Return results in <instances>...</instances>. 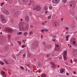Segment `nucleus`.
I'll use <instances>...</instances> for the list:
<instances>
[{"label": "nucleus", "mask_w": 77, "mask_h": 77, "mask_svg": "<svg viewBox=\"0 0 77 77\" xmlns=\"http://www.w3.org/2000/svg\"><path fill=\"white\" fill-rule=\"evenodd\" d=\"M72 43H73V44H76V43H75V41H73Z\"/></svg>", "instance_id": "35"}, {"label": "nucleus", "mask_w": 77, "mask_h": 77, "mask_svg": "<svg viewBox=\"0 0 77 77\" xmlns=\"http://www.w3.org/2000/svg\"><path fill=\"white\" fill-rule=\"evenodd\" d=\"M74 62H77V59H73Z\"/></svg>", "instance_id": "29"}, {"label": "nucleus", "mask_w": 77, "mask_h": 77, "mask_svg": "<svg viewBox=\"0 0 77 77\" xmlns=\"http://www.w3.org/2000/svg\"><path fill=\"white\" fill-rule=\"evenodd\" d=\"M52 41H54V42H56V41L54 40V39H53L52 40Z\"/></svg>", "instance_id": "53"}, {"label": "nucleus", "mask_w": 77, "mask_h": 77, "mask_svg": "<svg viewBox=\"0 0 77 77\" xmlns=\"http://www.w3.org/2000/svg\"><path fill=\"white\" fill-rule=\"evenodd\" d=\"M70 62H71V63H72L73 62H72V59H71L70 60Z\"/></svg>", "instance_id": "48"}, {"label": "nucleus", "mask_w": 77, "mask_h": 77, "mask_svg": "<svg viewBox=\"0 0 77 77\" xmlns=\"http://www.w3.org/2000/svg\"><path fill=\"white\" fill-rule=\"evenodd\" d=\"M26 47V45H23L22 46V48H24V47Z\"/></svg>", "instance_id": "45"}, {"label": "nucleus", "mask_w": 77, "mask_h": 77, "mask_svg": "<svg viewBox=\"0 0 77 77\" xmlns=\"http://www.w3.org/2000/svg\"><path fill=\"white\" fill-rule=\"evenodd\" d=\"M41 24L42 25H43V26H44V25H45V23L44 22H43V23H42Z\"/></svg>", "instance_id": "34"}, {"label": "nucleus", "mask_w": 77, "mask_h": 77, "mask_svg": "<svg viewBox=\"0 0 77 77\" xmlns=\"http://www.w3.org/2000/svg\"><path fill=\"white\" fill-rule=\"evenodd\" d=\"M59 0H52V2L53 3L58 4L59 3Z\"/></svg>", "instance_id": "6"}, {"label": "nucleus", "mask_w": 77, "mask_h": 77, "mask_svg": "<svg viewBox=\"0 0 77 77\" xmlns=\"http://www.w3.org/2000/svg\"><path fill=\"white\" fill-rule=\"evenodd\" d=\"M75 5V2H73V1H72L70 3V5L71 7H73Z\"/></svg>", "instance_id": "3"}, {"label": "nucleus", "mask_w": 77, "mask_h": 77, "mask_svg": "<svg viewBox=\"0 0 77 77\" xmlns=\"http://www.w3.org/2000/svg\"><path fill=\"white\" fill-rule=\"evenodd\" d=\"M63 20L62 19H61V20L62 21H63V20Z\"/></svg>", "instance_id": "61"}, {"label": "nucleus", "mask_w": 77, "mask_h": 77, "mask_svg": "<svg viewBox=\"0 0 77 77\" xmlns=\"http://www.w3.org/2000/svg\"><path fill=\"white\" fill-rule=\"evenodd\" d=\"M25 20L26 21H29V17L26 16L25 17Z\"/></svg>", "instance_id": "14"}, {"label": "nucleus", "mask_w": 77, "mask_h": 77, "mask_svg": "<svg viewBox=\"0 0 77 77\" xmlns=\"http://www.w3.org/2000/svg\"><path fill=\"white\" fill-rule=\"evenodd\" d=\"M19 45H21V42H18Z\"/></svg>", "instance_id": "30"}, {"label": "nucleus", "mask_w": 77, "mask_h": 77, "mask_svg": "<svg viewBox=\"0 0 77 77\" xmlns=\"http://www.w3.org/2000/svg\"><path fill=\"white\" fill-rule=\"evenodd\" d=\"M47 12H48V11H46L45 12V14H47Z\"/></svg>", "instance_id": "49"}, {"label": "nucleus", "mask_w": 77, "mask_h": 77, "mask_svg": "<svg viewBox=\"0 0 77 77\" xmlns=\"http://www.w3.org/2000/svg\"><path fill=\"white\" fill-rule=\"evenodd\" d=\"M65 71V69L63 68H62L60 70V74H64V72Z\"/></svg>", "instance_id": "8"}, {"label": "nucleus", "mask_w": 77, "mask_h": 77, "mask_svg": "<svg viewBox=\"0 0 77 77\" xmlns=\"http://www.w3.org/2000/svg\"><path fill=\"white\" fill-rule=\"evenodd\" d=\"M50 64H51L52 65V66L54 68H55V67H56V66H57V65H56L54 63L52 62H51Z\"/></svg>", "instance_id": "10"}, {"label": "nucleus", "mask_w": 77, "mask_h": 77, "mask_svg": "<svg viewBox=\"0 0 77 77\" xmlns=\"http://www.w3.org/2000/svg\"><path fill=\"white\" fill-rule=\"evenodd\" d=\"M72 46H71V45H70V46H69V47H71Z\"/></svg>", "instance_id": "60"}, {"label": "nucleus", "mask_w": 77, "mask_h": 77, "mask_svg": "<svg viewBox=\"0 0 77 77\" xmlns=\"http://www.w3.org/2000/svg\"><path fill=\"white\" fill-rule=\"evenodd\" d=\"M9 29V28H6L5 29V31H6V32H7L8 31Z\"/></svg>", "instance_id": "16"}, {"label": "nucleus", "mask_w": 77, "mask_h": 77, "mask_svg": "<svg viewBox=\"0 0 77 77\" xmlns=\"http://www.w3.org/2000/svg\"><path fill=\"white\" fill-rule=\"evenodd\" d=\"M22 41L24 43H26V42H24V40H23Z\"/></svg>", "instance_id": "51"}, {"label": "nucleus", "mask_w": 77, "mask_h": 77, "mask_svg": "<svg viewBox=\"0 0 77 77\" xmlns=\"http://www.w3.org/2000/svg\"><path fill=\"white\" fill-rule=\"evenodd\" d=\"M8 36L9 39H10V38H11V35H8Z\"/></svg>", "instance_id": "27"}, {"label": "nucleus", "mask_w": 77, "mask_h": 77, "mask_svg": "<svg viewBox=\"0 0 77 77\" xmlns=\"http://www.w3.org/2000/svg\"><path fill=\"white\" fill-rule=\"evenodd\" d=\"M35 9L37 11H39L41 9V8L39 6H37L35 7Z\"/></svg>", "instance_id": "5"}, {"label": "nucleus", "mask_w": 77, "mask_h": 77, "mask_svg": "<svg viewBox=\"0 0 77 77\" xmlns=\"http://www.w3.org/2000/svg\"><path fill=\"white\" fill-rule=\"evenodd\" d=\"M45 11H47V8H45L44 9Z\"/></svg>", "instance_id": "44"}, {"label": "nucleus", "mask_w": 77, "mask_h": 77, "mask_svg": "<svg viewBox=\"0 0 77 77\" xmlns=\"http://www.w3.org/2000/svg\"><path fill=\"white\" fill-rule=\"evenodd\" d=\"M41 77H47V75L45 73H42L41 75Z\"/></svg>", "instance_id": "12"}, {"label": "nucleus", "mask_w": 77, "mask_h": 77, "mask_svg": "<svg viewBox=\"0 0 77 77\" xmlns=\"http://www.w3.org/2000/svg\"><path fill=\"white\" fill-rule=\"evenodd\" d=\"M69 45H70L69 44H68V46H69Z\"/></svg>", "instance_id": "63"}, {"label": "nucleus", "mask_w": 77, "mask_h": 77, "mask_svg": "<svg viewBox=\"0 0 77 77\" xmlns=\"http://www.w3.org/2000/svg\"><path fill=\"white\" fill-rule=\"evenodd\" d=\"M66 0H63L62 1V3H66Z\"/></svg>", "instance_id": "21"}, {"label": "nucleus", "mask_w": 77, "mask_h": 77, "mask_svg": "<svg viewBox=\"0 0 77 77\" xmlns=\"http://www.w3.org/2000/svg\"><path fill=\"white\" fill-rule=\"evenodd\" d=\"M23 27H22V29L21 30V29H19L20 31H23V30H24V31H25V30H27V29H28V28H29V26H26V27H25L24 28Z\"/></svg>", "instance_id": "7"}, {"label": "nucleus", "mask_w": 77, "mask_h": 77, "mask_svg": "<svg viewBox=\"0 0 77 77\" xmlns=\"http://www.w3.org/2000/svg\"><path fill=\"white\" fill-rule=\"evenodd\" d=\"M66 75H69V73H68L67 72H66Z\"/></svg>", "instance_id": "33"}, {"label": "nucleus", "mask_w": 77, "mask_h": 77, "mask_svg": "<svg viewBox=\"0 0 77 77\" xmlns=\"http://www.w3.org/2000/svg\"><path fill=\"white\" fill-rule=\"evenodd\" d=\"M8 32H12V29L9 28V29H8Z\"/></svg>", "instance_id": "18"}, {"label": "nucleus", "mask_w": 77, "mask_h": 77, "mask_svg": "<svg viewBox=\"0 0 77 77\" xmlns=\"http://www.w3.org/2000/svg\"><path fill=\"white\" fill-rule=\"evenodd\" d=\"M0 34H1V35H2V34H3V33H2V32H1L0 33Z\"/></svg>", "instance_id": "52"}, {"label": "nucleus", "mask_w": 77, "mask_h": 77, "mask_svg": "<svg viewBox=\"0 0 77 77\" xmlns=\"http://www.w3.org/2000/svg\"><path fill=\"white\" fill-rule=\"evenodd\" d=\"M56 47H59V45H56Z\"/></svg>", "instance_id": "54"}, {"label": "nucleus", "mask_w": 77, "mask_h": 77, "mask_svg": "<svg viewBox=\"0 0 77 77\" xmlns=\"http://www.w3.org/2000/svg\"><path fill=\"white\" fill-rule=\"evenodd\" d=\"M74 44V46H75V47H77V44L75 43V44Z\"/></svg>", "instance_id": "42"}, {"label": "nucleus", "mask_w": 77, "mask_h": 77, "mask_svg": "<svg viewBox=\"0 0 77 77\" xmlns=\"http://www.w3.org/2000/svg\"><path fill=\"white\" fill-rule=\"evenodd\" d=\"M5 63H6V64H7V65H8L9 64V63H8V60L6 61L5 62Z\"/></svg>", "instance_id": "31"}, {"label": "nucleus", "mask_w": 77, "mask_h": 77, "mask_svg": "<svg viewBox=\"0 0 77 77\" xmlns=\"http://www.w3.org/2000/svg\"><path fill=\"white\" fill-rule=\"evenodd\" d=\"M23 33V32H19V33H17V35H21Z\"/></svg>", "instance_id": "28"}, {"label": "nucleus", "mask_w": 77, "mask_h": 77, "mask_svg": "<svg viewBox=\"0 0 77 77\" xmlns=\"http://www.w3.org/2000/svg\"><path fill=\"white\" fill-rule=\"evenodd\" d=\"M72 54L73 56H76L77 54V52L75 50L73 51L72 52Z\"/></svg>", "instance_id": "9"}, {"label": "nucleus", "mask_w": 77, "mask_h": 77, "mask_svg": "<svg viewBox=\"0 0 77 77\" xmlns=\"http://www.w3.org/2000/svg\"><path fill=\"white\" fill-rule=\"evenodd\" d=\"M0 63L1 65H5V63L3 62H2V61H0Z\"/></svg>", "instance_id": "23"}, {"label": "nucleus", "mask_w": 77, "mask_h": 77, "mask_svg": "<svg viewBox=\"0 0 77 77\" xmlns=\"http://www.w3.org/2000/svg\"><path fill=\"white\" fill-rule=\"evenodd\" d=\"M49 9H50V10H51V9H52V7H51V6H50V7H49Z\"/></svg>", "instance_id": "39"}, {"label": "nucleus", "mask_w": 77, "mask_h": 77, "mask_svg": "<svg viewBox=\"0 0 77 77\" xmlns=\"http://www.w3.org/2000/svg\"><path fill=\"white\" fill-rule=\"evenodd\" d=\"M0 18L1 19V21L2 23H6V19L5 18L3 15L1 14L0 16Z\"/></svg>", "instance_id": "1"}, {"label": "nucleus", "mask_w": 77, "mask_h": 77, "mask_svg": "<svg viewBox=\"0 0 77 77\" xmlns=\"http://www.w3.org/2000/svg\"><path fill=\"white\" fill-rule=\"evenodd\" d=\"M42 44L43 45H44H44H45V42H42Z\"/></svg>", "instance_id": "32"}, {"label": "nucleus", "mask_w": 77, "mask_h": 77, "mask_svg": "<svg viewBox=\"0 0 77 77\" xmlns=\"http://www.w3.org/2000/svg\"><path fill=\"white\" fill-rule=\"evenodd\" d=\"M20 68H23V67H22V66H20Z\"/></svg>", "instance_id": "59"}, {"label": "nucleus", "mask_w": 77, "mask_h": 77, "mask_svg": "<svg viewBox=\"0 0 77 77\" xmlns=\"http://www.w3.org/2000/svg\"><path fill=\"white\" fill-rule=\"evenodd\" d=\"M41 31L42 32H45V29L44 28V29H42L41 30Z\"/></svg>", "instance_id": "38"}, {"label": "nucleus", "mask_w": 77, "mask_h": 77, "mask_svg": "<svg viewBox=\"0 0 77 77\" xmlns=\"http://www.w3.org/2000/svg\"><path fill=\"white\" fill-rule=\"evenodd\" d=\"M69 35H67L66 36V41H68V38H69Z\"/></svg>", "instance_id": "15"}, {"label": "nucleus", "mask_w": 77, "mask_h": 77, "mask_svg": "<svg viewBox=\"0 0 77 77\" xmlns=\"http://www.w3.org/2000/svg\"><path fill=\"white\" fill-rule=\"evenodd\" d=\"M51 18V16H49L48 17V19H50Z\"/></svg>", "instance_id": "37"}, {"label": "nucleus", "mask_w": 77, "mask_h": 77, "mask_svg": "<svg viewBox=\"0 0 77 77\" xmlns=\"http://www.w3.org/2000/svg\"><path fill=\"white\" fill-rule=\"evenodd\" d=\"M1 73L2 74V75L3 77H6V74L5 72L3 71Z\"/></svg>", "instance_id": "11"}, {"label": "nucleus", "mask_w": 77, "mask_h": 77, "mask_svg": "<svg viewBox=\"0 0 77 77\" xmlns=\"http://www.w3.org/2000/svg\"><path fill=\"white\" fill-rule=\"evenodd\" d=\"M66 30H69V28H68V27H66Z\"/></svg>", "instance_id": "40"}, {"label": "nucleus", "mask_w": 77, "mask_h": 77, "mask_svg": "<svg viewBox=\"0 0 77 77\" xmlns=\"http://www.w3.org/2000/svg\"><path fill=\"white\" fill-rule=\"evenodd\" d=\"M4 4H5V3L4 2H3L2 3H1V6H3V5H4Z\"/></svg>", "instance_id": "36"}, {"label": "nucleus", "mask_w": 77, "mask_h": 77, "mask_svg": "<svg viewBox=\"0 0 77 77\" xmlns=\"http://www.w3.org/2000/svg\"><path fill=\"white\" fill-rule=\"evenodd\" d=\"M52 46L51 45H48L47 46L46 45H44V47L45 48H48V49H50L51 48Z\"/></svg>", "instance_id": "4"}, {"label": "nucleus", "mask_w": 77, "mask_h": 77, "mask_svg": "<svg viewBox=\"0 0 77 77\" xmlns=\"http://www.w3.org/2000/svg\"><path fill=\"white\" fill-rule=\"evenodd\" d=\"M27 33H28V32H25L24 33H23V34L24 35V36H26V35H27Z\"/></svg>", "instance_id": "25"}, {"label": "nucleus", "mask_w": 77, "mask_h": 77, "mask_svg": "<svg viewBox=\"0 0 77 77\" xmlns=\"http://www.w3.org/2000/svg\"><path fill=\"white\" fill-rule=\"evenodd\" d=\"M63 59L65 60H66L67 59V58H66V57L64 54L63 55Z\"/></svg>", "instance_id": "17"}, {"label": "nucleus", "mask_w": 77, "mask_h": 77, "mask_svg": "<svg viewBox=\"0 0 77 77\" xmlns=\"http://www.w3.org/2000/svg\"><path fill=\"white\" fill-rule=\"evenodd\" d=\"M57 67H59V65H58Z\"/></svg>", "instance_id": "64"}, {"label": "nucleus", "mask_w": 77, "mask_h": 77, "mask_svg": "<svg viewBox=\"0 0 77 77\" xmlns=\"http://www.w3.org/2000/svg\"><path fill=\"white\" fill-rule=\"evenodd\" d=\"M4 14L6 15H9V12H8V11H6L4 12Z\"/></svg>", "instance_id": "13"}, {"label": "nucleus", "mask_w": 77, "mask_h": 77, "mask_svg": "<svg viewBox=\"0 0 77 77\" xmlns=\"http://www.w3.org/2000/svg\"><path fill=\"white\" fill-rule=\"evenodd\" d=\"M58 25H59V23H56L54 24V25L55 26H58Z\"/></svg>", "instance_id": "20"}, {"label": "nucleus", "mask_w": 77, "mask_h": 77, "mask_svg": "<svg viewBox=\"0 0 77 77\" xmlns=\"http://www.w3.org/2000/svg\"><path fill=\"white\" fill-rule=\"evenodd\" d=\"M27 41L26 40H24V41H26V42Z\"/></svg>", "instance_id": "58"}, {"label": "nucleus", "mask_w": 77, "mask_h": 77, "mask_svg": "<svg viewBox=\"0 0 77 77\" xmlns=\"http://www.w3.org/2000/svg\"><path fill=\"white\" fill-rule=\"evenodd\" d=\"M23 57H25V54H23Z\"/></svg>", "instance_id": "50"}, {"label": "nucleus", "mask_w": 77, "mask_h": 77, "mask_svg": "<svg viewBox=\"0 0 77 77\" xmlns=\"http://www.w3.org/2000/svg\"><path fill=\"white\" fill-rule=\"evenodd\" d=\"M46 56H47L48 57L50 56V54H48Z\"/></svg>", "instance_id": "43"}, {"label": "nucleus", "mask_w": 77, "mask_h": 77, "mask_svg": "<svg viewBox=\"0 0 77 77\" xmlns=\"http://www.w3.org/2000/svg\"><path fill=\"white\" fill-rule=\"evenodd\" d=\"M25 70H26V71H27V69H25Z\"/></svg>", "instance_id": "62"}, {"label": "nucleus", "mask_w": 77, "mask_h": 77, "mask_svg": "<svg viewBox=\"0 0 77 77\" xmlns=\"http://www.w3.org/2000/svg\"><path fill=\"white\" fill-rule=\"evenodd\" d=\"M45 29V32H48V30H49V29H47L44 28Z\"/></svg>", "instance_id": "19"}, {"label": "nucleus", "mask_w": 77, "mask_h": 77, "mask_svg": "<svg viewBox=\"0 0 77 77\" xmlns=\"http://www.w3.org/2000/svg\"><path fill=\"white\" fill-rule=\"evenodd\" d=\"M51 59H52V58H51V57L49 58L48 59V60H51Z\"/></svg>", "instance_id": "47"}, {"label": "nucleus", "mask_w": 77, "mask_h": 77, "mask_svg": "<svg viewBox=\"0 0 77 77\" xmlns=\"http://www.w3.org/2000/svg\"><path fill=\"white\" fill-rule=\"evenodd\" d=\"M3 60L5 62L6 61H7V60L5 59H4Z\"/></svg>", "instance_id": "41"}, {"label": "nucleus", "mask_w": 77, "mask_h": 77, "mask_svg": "<svg viewBox=\"0 0 77 77\" xmlns=\"http://www.w3.org/2000/svg\"><path fill=\"white\" fill-rule=\"evenodd\" d=\"M66 33H68V32H66Z\"/></svg>", "instance_id": "57"}, {"label": "nucleus", "mask_w": 77, "mask_h": 77, "mask_svg": "<svg viewBox=\"0 0 77 77\" xmlns=\"http://www.w3.org/2000/svg\"><path fill=\"white\" fill-rule=\"evenodd\" d=\"M73 74H76V72L75 71H73Z\"/></svg>", "instance_id": "46"}, {"label": "nucleus", "mask_w": 77, "mask_h": 77, "mask_svg": "<svg viewBox=\"0 0 77 77\" xmlns=\"http://www.w3.org/2000/svg\"><path fill=\"white\" fill-rule=\"evenodd\" d=\"M33 33V32H32L30 31V32H29V35H32Z\"/></svg>", "instance_id": "24"}, {"label": "nucleus", "mask_w": 77, "mask_h": 77, "mask_svg": "<svg viewBox=\"0 0 77 77\" xmlns=\"http://www.w3.org/2000/svg\"><path fill=\"white\" fill-rule=\"evenodd\" d=\"M24 27V25H23V23L21 22L19 24V29H21V30L22 29H23V27Z\"/></svg>", "instance_id": "2"}, {"label": "nucleus", "mask_w": 77, "mask_h": 77, "mask_svg": "<svg viewBox=\"0 0 77 77\" xmlns=\"http://www.w3.org/2000/svg\"><path fill=\"white\" fill-rule=\"evenodd\" d=\"M20 20L21 21H23V19H20Z\"/></svg>", "instance_id": "55"}, {"label": "nucleus", "mask_w": 77, "mask_h": 77, "mask_svg": "<svg viewBox=\"0 0 77 77\" xmlns=\"http://www.w3.org/2000/svg\"><path fill=\"white\" fill-rule=\"evenodd\" d=\"M11 23H14V19L11 20H10Z\"/></svg>", "instance_id": "26"}, {"label": "nucleus", "mask_w": 77, "mask_h": 77, "mask_svg": "<svg viewBox=\"0 0 77 77\" xmlns=\"http://www.w3.org/2000/svg\"><path fill=\"white\" fill-rule=\"evenodd\" d=\"M22 68V69H24V68Z\"/></svg>", "instance_id": "56"}, {"label": "nucleus", "mask_w": 77, "mask_h": 77, "mask_svg": "<svg viewBox=\"0 0 77 77\" xmlns=\"http://www.w3.org/2000/svg\"><path fill=\"white\" fill-rule=\"evenodd\" d=\"M67 53V51H65L64 52V54L65 56H66V54Z\"/></svg>", "instance_id": "22"}]
</instances>
